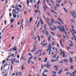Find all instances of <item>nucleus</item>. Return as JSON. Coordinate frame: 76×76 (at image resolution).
Masks as SVG:
<instances>
[{
    "label": "nucleus",
    "mask_w": 76,
    "mask_h": 76,
    "mask_svg": "<svg viewBox=\"0 0 76 76\" xmlns=\"http://www.w3.org/2000/svg\"><path fill=\"white\" fill-rule=\"evenodd\" d=\"M24 68V67L22 66V67H21V70H23L24 69V68Z\"/></svg>",
    "instance_id": "53"
},
{
    "label": "nucleus",
    "mask_w": 76,
    "mask_h": 76,
    "mask_svg": "<svg viewBox=\"0 0 76 76\" xmlns=\"http://www.w3.org/2000/svg\"><path fill=\"white\" fill-rule=\"evenodd\" d=\"M66 48H67V50H69H69H70V49H71V48H70V47H66Z\"/></svg>",
    "instance_id": "27"
},
{
    "label": "nucleus",
    "mask_w": 76,
    "mask_h": 76,
    "mask_svg": "<svg viewBox=\"0 0 76 76\" xmlns=\"http://www.w3.org/2000/svg\"><path fill=\"white\" fill-rule=\"evenodd\" d=\"M23 23V19L22 20V22L21 23V24H22Z\"/></svg>",
    "instance_id": "54"
},
{
    "label": "nucleus",
    "mask_w": 76,
    "mask_h": 76,
    "mask_svg": "<svg viewBox=\"0 0 76 76\" xmlns=\"http://www.w3.org/2000/svg\"><path fill=\"white\" fill-rule=\"evenodd\" d=\"M47 60H48L47 57L45 58L44 61V62H47Z\"/></svg>",
    "instance_id": "17"
},
{
    "label": "nucleus",
    "mask_w": 76,
    "mask_h": 76,
    "mask_svg": "<svg viewBox=\"0 0 76 76\" xmlns=\"http://www.w3.org/2000/svg\"><path fill=\"white\" fill-rule=\"evenodd\" d=\"M16 76H18V73H16Z\"/></svg>",
    "instance_id": "63"
},
{
    "label": "nucleus",
    "mask_w": 76,
    "mask_h": 76,
    "mask_svg": "<svg viewBox=\"0 0 76 76\" xmlns=\"http://www.w3.org/2000/svg\"><path fill=\"white\" fill-rule=\"evenodd\" d=\"M5 62H6V61L5 60H4L2 62V64H4V63H5Z\"/></svg>",
    "instance_id": "38"
},
{
    "label": "nucleus",
    "mask_w": 76,
    "mask_h": 76,
    "mask_svg": "<svg viewBox=\"0 0 76 76\" xmlns=\"http://www.w3.org/2000/svg\"><path fill=\"white\" fill-rule=\"evenodd\" d=\"M56 6L57 7H60V5L59 4H56Z\"/></svg>",
    "instance_id": "36"
},
{
    "label": "nucleus",
    "mask_w": 76,
    "mask_h": 76,
    "mask_svg": "<svg viewBox=\"0 0 76 76\" xmlns=\"http://www.w3.org/2000/svg\"><path fill=\"white\" fill-rule=\"evenodd\" d=\"M46 22H47L48 25L49 26H51V24H50V23L48 22V21L47 20H46Z\"/></svg>",
    "instance_id": "21"
},
{
    "label": "nucleus",
    "mask_w": 76,
    "mask_h": 76,
    "mask_svg": "<svg viewBox=\"0 0 76 76\" xmlns=\"http://www.w3.org/2000/svg\"><path fill=\"white\" fill-rule=\"evenodd\" d=\"M39 4H41V2L40 1V0H39L38 1L37 3V5H38V6L37 7V12H38L39 11V9H38V8H39Z\"/></svg>",
    "instance_id": "3"
},
{
    "label": "nucleus",
    "mask_w": 76,
    "mask_h": 76,
    "mask_svg": "<svg viewBox=\"0 0 76 76\" xmlns=\"http://www.w3.org/2000/svg\"><path fill=\"white\" fill-rule=\"evenodd\" d=\"M70 69H73V65L71 66Z\"/></svg>",
    "instance_id": "39"
},
{
    "label": "nucleus",
    "mask_w": 76,
    "mask_h": 76,
    "mask_svg": "<svg viewBox=\"0 0 76 76\" xmlns=\"http://www.w3.org/2000/svg\"><path fill=\"white\" fill-rule=\"evenodd\" d=\"M56 51L57 52V53H58V50H57V48H56Z\"/></svg>",
    "instance_id": "52"
},
{
    "label": "nucleus",
    "mask_w": 76,
    "mask_h": 76,
    "mask_svg": "<svg viewBox=\"0 0 76 76\" xmlns=\"http://www.w3.org/2000/svg\"><path fill=\"white\" fill-rule=\"evenodd\" d=\"M31 63H32V64H34V62L32 61H31Z\"/></svg>",
    "instance_id": "55"
},
{
    "label": "nucleus",
    "mask_w": 76,
    "mask_h": 76,
    "mask_svg": "<svg viewBox=\"0 0 76 76\" xmlns=\"http://www.w3.org/2000/svg\"><path fill=\"white\" fill-rule=\"evenodd\" d=\"M13 18H16V15H14L13 14Z\"/></svg>",
    "instance_id": "29"
},
{
    "label": "nucleus",
    "mask_w": 76,
    "mask_h": 76,
    "mask_svg": "<svg viewBox=\"0 0 76 76\" xmlns=\"http://www.w3.org/2000/svg\"><path fill=\"white\" fill-rule=\"evenodd\" d=\"M54 45V41H53L52 44V45L53 46V45Z\"/></svg>",
    "instance_id": "50"
},
{
    "label": "nucleus",
    "mask_w": 76,
    "mask_h": 76,
    "mask_svg": "<svg viewBox=\"0 0 76 76\" xmlns=\"http://www.w3.org/2000/svg\"><path fill=\"white\" fill-rule=\"evenodd\" d=\"M53 28H54V29L55 30H56L57 28V27L56 26H54Z\"/></svg>",
    "instance_id": "24"
},
{
    "label": "nucleus",
    "mask_w": 76,
    "mask_h": 76,
    "mask_svg": "<svg viewBox=\"0 0 76 76\" xmlns=\"http://www.w3.org/2000/svg\"><path fill=\"white\" fill-rule=\"evenodd\" d=\"M44 73H45V72H48V70L46 69L45 70V71L44 72Z\"/></svg>",
    "instance_id": "49"
},
{
    "label": "nucleus",
    "mask_w": 76,
    "mask_h": 76,
    "mask_svg": "<svg viewBox=\"0 0 76 76\" xmlns=\"http://www.w3.org/2000/svg\"><path fill=\"white\" fill-rule=\"evenodd\" d=\"M69 3L71 4V5L72 6V2L70 1H69Z\"/></svg>",
    "instance_id": "40"
},
{
    "label": "nucleus",
    "mask_w": 76,
    "mask_h": 76,
    "mask_svg": "<svg viewBox=\"0 0 76 76\" xmlns=\"http://www.w3.org/2000/svg\"><path fill=\"white\" fill-rule=\"evenodd\" d=\"M57 61V60H52L51 61H52V63H54V62L56 61Z\"/></svg>",
    "instance_id": "22"
},
{
    "label": "nucleus",
    "mask_w": 76,
    "mask_h": 76,
    "mask_svg": "<svg viewBox=\"0 0 76 76\" xmlns=\"http://www.w3.org/2000/svg\"><path fill=\"white\" fill-rule=\"evenodd\" d=\"M50 33L52 34V35H54V33L52 31H50Z\"/></svg>",
    "instance_id": "31"
},
{
    "label": "nucleus",
    "mask_w": 76,
    "mask_h": 76,
    "mask_svg": "<svg viewBox=\"0 0 76 76\" xmlns=\"http://www.w3.org/2000/svg\"><path fill=\"white\" fill-rule=\"evenodd\" d=\"M45 72H43V74H42V76H47V74H45V73H44Z\"/></svg>",
    "instance_id": "19"
},
{
    "label": "nucleus",
    "mask_w": 76,
    "mask_h": 76,
    "mask_svg": "<svg viewBox=\"0 0 76 76\" xmlns=\"http://www.w3.org/2000/svg\"><path fill=\"white\" fill-rule=\"evenodd\" d=\"M69 45L70 47H73V44H70Z\"/></svg>",
    "instance_id": "45"
},
{
    "label": "nucleus",
    "mask_w": 76,
    "mask_h": 76,
    "mask_svg": "<svg viewBox=\"0 0 76 76\" xmlns=\"http://www.w3.org/2000/svg\"><path fill=\"white\" fill-rule=\"evenodd\" d=\"M70 13L72 15V16H73L75 19H76V17L75 16V15H75V16H76V14L75 11H74L73 12H70ZM73 14H74V15H73Z\"/></svg>",
    "instance_id": "2"
},
{
    "label": "nucleus",
    "mask_w": 76,
    "mask_h": 76,
    "mask_svg": "<svg viewBox=\"0 0 76 76\" xmlns=\"http://www.w3.org/2000/svg\"><path fill=\"white\" fill-rule=\"evenodd\" d=\"M51 12H52V13H54V10H53L52 11H51Z\"/></svg>",
    "instance_id": "58"
},
{
    "label": "nucleus",
    "mask_w": 76,
    "mask_h": 76,
    "mask_svg": "<svg viewBox=\"0 0 76 76\" xmlns=\"http://www.w3.org/2000/svg\"><path fill=\"white\" fill-rule=\"evenodd\" d=\"M51 44H49L48 46V49L47 50V51H51Z\"/></svg>",
    "instance_id": "4"
},
{
    "label": "nucleus",
    "mask_w": 76,
    "mask_h": 76,
    "mask_svg": "<svg viewBox=\"0 0 76 76\" xmlns=\"http://www.w3.org/2000/svg\"><path fill=\"white\" fill-rule=\"evenodd\" d=\"M63 9H64V11L65 12H66V13H68V11L66 10V9L65 8H63Z\"/></svg>",
    "instance_id": "13"
},
{
    "label": "nucleus",
    "mask_w": 76,
    "mask_h": 76,
    "mask_svg": "<svg viewBox=\"0 0 76 76\" xmlns=\"http://www.w3.org/2000/svg\"><path fill=\"white\" fill-rule=\"evenodd\" d=\"M42 51V50H39L37 52H38V53H39V52L41 53V52Z\"/></svg>",
    "instance_id": "34"
},
{
    "label": "nucleus",
    "mask_w": 76,
    "mask_h": 76,
    "mask_svg": "<svg viewBox=\"0 0 76 76\" xmlns=\"http://www.w3.org/2000/svg\"><path fill=\"white\" fill-rule=\"evenodd\" d=\"M62 28H63V29H61V28L59 27H58V28L59 29V30L60 31L62 32H65V29H64V27L63 26H62Z\"/></svg>",
    "instance_id": "1"
},
{
    "label": "nucleus",
    "mask_w": 76,
    "mask_h": 76,
    "mask_svg": "<svg viewBox=\"0 0 76 76\" xmlns=\"http://www.w3.org/2000/svg\"><path fill=\"white\" fill-rule=\"evenodd\" d=\"M36 48H36V47L34 48V50H31V52L32 53V52H33V51H35V50H36Z\"/></svg>",
    "instance_id": "18"
},
{
    "label": "nucleus",
    "mask_w": 76,
    "mask_h": 76,
    "mask_svg": "<svg viewBox=\"0 0 76 76\" xmlns=\"http://www.w3.org/2000/svg\"><path fill=\"white\" fill-rule=\"evenodd\" d=\"M18 10V11H19V10H20V9L18 8L17 9L16 8L15 9V10Z\"/></svg>",
    "instance_id": "32"
},
{
    "label": "nucleus",
    "mask_w": 76,
    "mask_h": 76,
    "mask_svg": "<svg viewBox=\"0 0 76 76\" xmlns=\"http://www.w3.org/2000/svg\"><path fill=\"white\" fill-rule=\"evenodd\" d=\"M47 64V67L48 68H50V67L51 66V65H49L50 64H49V62H48L46 64Z\"/></svg>",
    "instance_id": "7"
},
{
    "label": "nucleus",
    "mask_w": 76,
    "mask_h": 76,
    "mask_svg": "<svg viewBox=\"0 0 76 76\" xmlns=\"http://www.w3.org/2000/svg\"><path fill=\"white\" fill-rule=\"evenodd\" d=\"M54 9H55V10L56 11V9H57V7H56V6H55L54 7Z\"/></svg>",
    "instance_id": "25"
},
{
    "label": "nucleus",
    "mask_w": 76,
    "mask_h": 76,
    "mask_svg": "<svg viewBox=\"0 0 76 76\" xmlns=\"http://www.w3.org/2000/svg\"><path fill=\"white\" fill-rule=\"evenodd\" d=\"M14 54H12L11 55V56H12V57H15V56H14Z\"/></svg>",
    "instance_id": "46"
},
{
    "label": "nucleus",
    "mask_w": 76,
    "mask_h": 76,
    "mask_svg": "<svg viewBox=\"0 0 76 76\" xmlns=\"http://www.w3.org/2000/svg\"><path fill=\"white\" fill-rule=\"evenodd\" d=\"M10 62H7L4 65V67H6V66H8L10 64Z\"/></svg>",
    "instance_id": "8"
},
{
    "label": "nucleus",
    "mask_w": 76,
    "mask_h": 76,
    "mask_svg": "<svg viewBox=\"0 0 76 76\" xmlns=\"http://www.w3.org/2000/svg\"><path fill=\"white\" fill-rule=\"evenodd\" d=\"M47 15H48L49 16H50V13L48 12L47 13Z\"/></svg>",
    "instance_id": "61"
},
{
    "label": "nucleus",
    "mask_w": 76,
    "mask_h": 76,
    "mask_svg": "<svg viewBox=\"0 0 76 76\" xmlns=\"http://www.w3.org/2000/svg\"><path fill=\"white\" fill-rule=\"evenodd\" d=\"M19 75H22V73H21V72H19Z\"/></svg>",
    "instance_id": "48"
},
{
    "label": "nucleus",
    "mask_w": 76,
    "mask_h": 76,
    "mask_svg": "<svg viewBox=\"0 0 76 76\" xmlns=\"http://www.w3.org/2000/svg\"><path fill=\"white\" fill-rule=\"evenodd\" d=\"M12 67H13V65L12 64L11 65V70H12Z\"/></svg>",
    "instance_id": "42"
},
{
    "label": "nucleus",
    "mask_w": 76,
    "mask_h": 76,
    "mask_svg": "<svg viewBox=\"0 0 76 76\" xmlns=\"http://www.w3.org/2000/svg\"><path fill=\"white\" fill-rule=\"evenodd\" d=\"M45 33L46 35H47L48 36L49 35V34L48 33V32L47 31V28L46 27H45Z\"/></svg>",
    "instance_id": "5"
},
{
    "label": "nucleus",
    "mask_w": 76,
    "mask_h": 76,
    "mask_svg": "<svg viewBox=\"0 0 76 76\" xmlns=\"http://www.w3.org/2000/svg\"><path fill=\"white\" fill-rule=\"evenodd\" d=\"M13 50V49H10L8 50V51H12Z\"/></svg>",
    "instance_id": "37"
},
{
    "label": "nucleus",
    "mask_w": 76,
    "mask_h": 76,
    "mask_svg": "<svg viewBox=\"0 0 76 76\" xmlns=\"http://www.w3.org/2000/svg\"><path fill=\"white\" fill-rule=\"evenodd\" d=\"M41 22V25H43V23H44V22H43V21H42V20Z\"/></svg>",
    "instance_id": "51"
},
{
    "label": "nucleus",
    "mask_w": 76,
    "mask_h": 76,
    "mask_svg": "<svg viewBox=\"0 0 76 76\" xmlns=\"http://www.w3.org/2000/svg\"><path fill=\"white\" fill-rule=\"evenodd\" d=\"M56 56H57V53H56L55 55H53V58H56Z\"/></svg>",
    "instance_id": "30"
},
{
    "label": "nucleus",
    "mask_w": 76,
    "mask_h": 76,
    "mask_svg": "<svg viewBox=\"0 0 76 76\" xmlns=\"http://www.w3.org/2000/svg\"><path fill=\"white\" fill-rule=\"evenodd\" d=\"M16 63H19V62H20V61H16Z\"/></svg>",
    "instance_id": "64"
},
{
    "label": "nucleus",
    "mask_w": 76,
    "mask_h": 76,
    "mask_svg": "<svg viewBox=\"0 0 76 76\" xmlns=\"http://www.w3.org/2000/svg\"><path fill=\"white\" fill-rule=\"evenodd\" d=\"M12 51H17V48H16V46L15 45L14 46L13 48L12 49Z\"/></svg>",
    "instance_id": "6"
},
{
    "label": "nucleus",
    "mask_w": 76,
    "mask_h": 76,
    "mask_svg": "<svg viewBox=\"0 0 76 76\" xmlns=\"http://www.w3.org/2000/svg\"><path fill=\"white\" fill-rule=\"evenodd\" d=\"M50 38H51V36H50L48 37V41H50Z\"/></svg>",
    "instance_id": "28"
},
{
    "label": "nucleus",
    "mask_w": 76,
    "mask_h": 76,
    "mask_svg": "<svg viewBox=\"0 0 76 76\" xmlns=\"http://www.w3.org/2000/svg\"><path fill=\"white\" fill-rule=\"evenodd\" d=\"M58 20H59V21H60V22H61V23H62V24H63H63H64L63 22V20H61L60 19V18H58Z\"/></svg>",
    "instance_id": "9"
},
{
    "label": "nucleus",
    "mask_w": 76,
    "mask_h": 76,
    "mask_svg": "<svg viewBox=\"0 0 76 76\" xmlns=\"http://www.w3.org/2000/svg\"><path fill=\"white\" fill-rule=\"evenodd\" d=\"M70 53H71V54H74V53H74V52H70Z\"/></svg>",
    "instance_id": "60"
},
{
    "label": "nucleus",
    "mask_w": 76,
    "mask_h": 76,
    "mask_svg": "<svg viewBox=\"0 0 76 76\" xmlns=\"http://www.w3.org/2000/svg\"><path fill=\"white\" fill-rule=\"evenodd\" d=\"M73 74H76V70H75L72 73L70 74V76H72Z\"/></svg>",
    "instance_id": "12"
},
{
    "label": "nucleus",
    "mask_w": 76,
    "mask_h": 76,
    "mask_svg": "<svg viewBox=\"0 0 76 76\" xmlns=\"http://www.w3.org/2000/svg\"><path fill=\"white\" fill-rule=\"evenodd\" d=\"M60 2H61V0H59L58 1H56V3H58V4H59Z\"/></svg>",
    "instance_id": "26"
},
{
    "label": "nucleus",
    "mask_w": 76,
    "mask_h": 76,
    "mask_svg": "<svg viewBox=\"0 0 76 76\" xmlns=\"http://www.w3.org/2000/svg\"><path fill=\"white\" fill-rule=\"evenodd\" d=\"M63 70V69H62L60 71H59L58 72V74H60L61 72H62Z\"/></svg>",
    "instance_id": "15"
},
{
    "label": "nucleus",
    "mask_w": 76,
    "mask_h": 76,
    "mask_svg": "<svg viewBox=\"0 0 76 76\" xmlns=\"http://www.w3.org/2000/svg\"><path fill=\"white\" fill-rule=\"evenodd\" d=\"M50 1H51V3H53H53H54V1H53V0H50Z\"/></svg>",
    "instance_id": "33"
},
{
    "label": "nucleus",
    "mask_w": 76,
    "mask_h": 76,
    "mask_svg": "<svg viewBox=\"0 0 76 76\" xmlns=\"http://www.w3.org/2000/svg\"><path fill=\"white\" fill-rule=\"evenodd\" d=\"M32 17H31L29 20L30 22H31V21H32Z\"/></svg>",
    "instance_id": "35"
},
{
    "label": "nucleus",
    "mask_w": 76,
    "mask_h": 76,
    "mask_svg": "<svg viewBox=\"0 0 76 76\" xmlns=\"http://www.w3.org/2000/svg\"><path fill=\"white\" fill-rule=\"evenodd\" d=\"M26 22H27V23H28V19H26Z\"/></svg>",
    "instance_id": "59"
},
{
    "label": "nucleus",
    "mask_w": 76,
    "mask_h": 76,
    "mask_svg": "<svg viewBox=\"0 0 76 76\" xmlns=\"http://www.w3.org/2000/svg\"><path fill=\"white\" fill-rule=\"evenodd\" d=\"M72 58H70V59L69 60L70 63H72V62H73V61H72Z\"/></svg>",
    "instance_id": "16"
},
{
    "label": "nucleus",
    "mask_w": 76,
    "mask_h": 76,
    "mask_svg": "<svg viewBox=\"0 0 76 76\" xmlns=\"http://www.w3.org/2000/svg\"><path fill=\"white\" fill-rule=\"evenodd\" d=\"M12 11L14 12V13L15 15H16V14H18V12H16V11H15V9H13L12 10Z\"/></svg>",
    "instance_id": "10"
},
{
    "label": "nucleus",
    "mask_w": 76,
    "mask_h": 76,
    "mask_svg": "<svg viewBox=\"0 0 76 76\" xmlns=\"http://www.w3.org/2000/svg\"><path fill=\"white\" fill-rule=\"evenodd\" d=\"M14 21H15V19L11 20H10V22H11V23H12V22H14Z\"/></svg>",
    "instance_id": "23"
},
{
    "label": "nucleus",
    "mask_w": 76,
    "mask_h": 76,
    "mask_svg": "<svg viewBox=\"0 0 76 76\" xmlns=\"http://www.w3.org/2000/svg\"><path fill=\"white\" fill-rule=\"evenodd\" d=\"M19 57H20V56H19V55H17V58H18V59H19Z\"/></svg>",
    "instance_id": "47"
},
{
    "label": "nucleus",
    "mask_w": 76,
    "mask_h": 76,
    "mask_svg": "<svg viewBox=\"0 0 76 76\" xmlns=\"http://www.w3.org/2000/svg\"><path fill=\"white\" fill-rule=\"evenodd\" d=\"M28 56H32V54L30 53L28 54Z\"/></svg>",
    "instance_id": "57"
},
{
    "label": "nucleus",
    "mask_w": 76,
    "mask_h": 76,
    "mask_svg": "<svg viewBox=\"0 0 76 76\" xmlns=\"http://www.w3.org/2000/svg\"><path fill=\"white\" fill-rule=\"evenodd\" d=\"M50 28V29H51V30L53 31H54V29L53 28L51 27Z\"/></svg>",
    "instance_id": "43"
},
{
    "label": "nucleus",
    "mask_w": 76,
    "mask_h": 76,
    "mask_svg": "<svg viewBox=\"0 0 76 76\" xmlns=\"http://www.w3.org/2000/svg\"><path fill=\"white\" fill-rule=\"evenodd\" d=\"M50 28V29H51V30L53 31H54V29L53 28L51 27Z\"/></svg>",
    "instance_id": "44"
},
{
    "label": "nucleus",
    "mask_w": 76,
    "mask_h": 76,
    "mask_svg": "<svg viewBox=\"0 0 76 76\" xmlns=\"http://www.w3.org/2000/svg\"><path fill=\"white\" fill-rule=\"evenodd\" d=\"M19 7H20V8H22V5H19Z\"/></svg>",
    "instance_id": "56"
},
{
    "label": "nucleus",
    "mask_w": 76,
    "mask_h": 76,
    "mask_svg": "<svg viewBox=\"0 0 76 76\" xmlns=\"http://www.w3.org/2000/svg\"><path fill=\"white\" fill-rule=\"evenodd\" d=\"M39 22L37 23V27H38L39 26Z\"/></svg>",
    "instance_id": "62"
},
{
    "label": "nucleus",
    "mask_w": 76,
    "mask_h": 76,
    "mask_svg": "<svg viewBox=\"0 0 76 76\" xmlns=\"http://www.w3.org/2000/svg\"><path fill=\"white\" fill-rule=\"evenodd\" d=\"M71 22H74V20L73 19H71L70 20Z\"/></svg>",
    "instance_id": "41"
},
{
    "label": "nucleus",
    "mask_w": 76,
    "mask_h": 76,
    "mask_svg": "<svg viewBox=\"0 0 76 76\" xmlns=\"http://www.w3.org/2000/svg\"><path fill=\"white\" fill-rule=\"evenodd\" d=\"M51 21L52 23H55V21L52 17H51Z\"/></svg>",
    "instance_id": "11"
},
{
    "label": "nucleus",
    "mask_w": 76,
    "mask_h": 76,
    "mask_svg": "<svg viewBox=\"0 0 76 76\" xmlns=\"http://www.w3.org/2000/svg\"><path fill=\"white\" fill-rule=\"evenodd\" d=\"M29 1L28 0L27 1V4L28 6H29Z\"/></svg>",
    "instance_id": "20"
},
{
    "label": "nucleus",
    "mask_w": 76,
    "mask_h": 76,
    "mask_svg": "<svg viewBox=\"0 0 76 76\" xmlns=\"http://www.w3.org/2000/svg\"><path fill=\"white\" fill-rule=\"evenodd\" d=\"M72 35H73V37H74L75 41H76V37L75 36V34L74 33H73Z\"/></svg>",
    "instance_id": "14"
}]
</instances>
